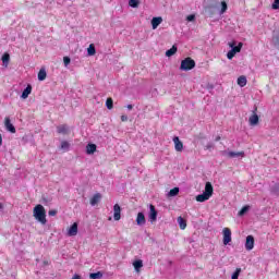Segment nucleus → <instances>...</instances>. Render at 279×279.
Wrapping results in <instances>:
<instances>
[{"instance_id": "nucleus-26", "label": "nucleus", "mask_w": 279, "mask_h": 279, "mask_svg": "<svg viewBox=\"0 0 279 279\" xmlns=\"http://www.w3.org/2000/svg\"><path fill=\"white\" fill-rule=\"evenodd\" d=\"M87 53L88 56H95V53H97V50L95 49V45L90 44L88 49H87Z\"/></svg>"}, {"instance_id": "nucleus-21", "label": "nucleus", "mask_w": 279, "mask_h": 279, "mask_svg": "<svg viewBox=\"0 0 279 279\" xmlns=\"http://www.w3.org/2000/svg\"><path fill=\"white\" fill-rule=\"evenodd\" d=\"M178 53V47L172 46L171 49L166 51L167 58H171V56H175Z\"/></svg>"}, {"instance_id": "nucleus-17", "label": "nucleus", "mask_w": 279, "mask_h": 279, "mask_svg": "<svg viewBox=\"0 0 279 279\" xmlns=\"http://www.w3.org/2000/svg\"><path fill=\"white\" fill-rule=\"evenodd\" d=\"M32 95V85H27L26 88L23 90L21 98L27 99Z\"/></svg>"}, {"instance_id": "nucleus-15", "label": "nucleus", "mask_w": 279, "mask_h": 279, "mask_svg": "<svg viewBox=\"0 0 279 279\" xmlns=\"http://www.w3.org/2000/svg\"><path fill=\"white\" fill-rule=\"evenodd\" d=\"M97 151V145L95 144H87L86 146V154H88V156L95 154Z\"/></svg>"}, {"instance_id": "nucleus-35", "label": "nucleus", "mask_w": 279, "mask_h": 279, "mask_svg": "<svg viewBox=\"0 0 279 279\" xmlns=\"http://www.w3.org/2000/svg\"><path fill=\"white\" fill-rule=\"evenodd\" d=\"M63 64H64V66L70 65V64H71V58L64 57V58H63Z\"/></svg>"}, {"instance_id": "nucleus-19", "label": "nucleus", "mask_w": 279, "mask_h": 279, "mask_svg": "<svg viewBox=\"0 0 279 279\" xmlns=\"http://www.w3.org/2000/svg\"><path fill=\"white\" fill-rule=\"evenodd\" d=\"M239 156H241L243 158V156H245V151H229L228 153V157L229 158H239Z\"/></svg>"}, {"instance_id": "nucleus-32", "label": "nucleus", "mask_w": 279, "mask_h": 279, "mask_svg": "<svg viewBox=\"0 0 279 279\" xmlns=\"http://www.w3.org/2000/svg\"><path fill=\"white\" fill-rule=\"evenodd\" d=\"M239 276H241V268L235 269V271L232 274L231 279H239Z\"/></svg>"}, {"instance_id": "nucleus-39", "label": "nucleus", "mask_w": 279, "mask_h": 279, "mask_svg": "<svg viewBox=\"0 0 279 279\" xmlns=\"http://www.w3.org/2000/svg\"><path fill=\"white\" fill-rule=\"evenodd\" d=\"M121 121L125 123V121H128V116H121Z\"/></svg>"}, {"instance_id": "nucleus-25", "label": "nucleus", "mask_w": 279, "mask_h": 279, "mask_svg": "<svg viewBox=\"0 0 279 279\" xmlns=\"http://www.w3.org/2000/svg\"><path fill=\"white\" fill-rule=\"evenodd\" d=\"M106 107L108 108V110H112V108H114V100H112V98H107Z\"/></svg>"}, {"instance_id": "nucleus-18", "label": "nucleus", "mask_w": 279, "mask_h": 279, "mask_svg": "<svg viewBox=\"0 0 279 279\" xmlns=\"http://www.w3.org/2000/svg\"><path fill=\"white\" fill-rule=\"evenodd\" d=\"M101 199V194L97 193L90 198V205L97 206L99 204V201Z\"/></svg>"}, {"instance_id": "nucleus-28", "label": "nucleus", "mask_w": 279, "mask_h": 279, "mask_svg": "<svg viewBox=\"0 0 279 279\" xmlns=\"http://www.w3.org/2000/svg\"><path fill=\"white\" fill-rule=\"evenodd\" d=\"M2 62H3V64H5V66H8V64H10V53L5 52L2 56Z\"/></svg>"}, {"instance_id": "nucleus-27", "label": "nucleus", "mask_w": 279, "mask_h": 279, "mask_svg": "<svg viewBox=\"0 0 279 279\" xmlns=\"http://www.w3.org/2000/svg\"><path fill=\"white\" fill-rule=\"evenodd\" d=\"M89 278H90V279H100V278H104V274H101V271L92 272V274L89 275Z\"/></svg>"}, {"instance_id": "nucleus-30", "label": "nucleus", "mask_w": 279, "mask_h": 279, "mask_svg": "<svg viewBox=\"0 0 279 279\" xmlns=\"http://www.w3.org/2000/svg\"><path fill=\"white\" fill-rule=\"evenodd\" d=\"M227 11H228V3H226V1H222L220 14H226Z\"/></svg>"}, {"instance_id": "nucleus-43", "label": "nucleus", "mask_w": 279, "mask_h": 279, "mask_svg": "<svg viewBox=\"0 0 279 279\" xmlns=\"http://www.w3.org/2000/svg\"><path fill=\"white\" fill-rule=\"evenodd\" d=\"M206 149H213V145L211 144L207 145Z\"/></svg>"}, {"instance_id": "nucleus-41", "label": "nucleus", "mask_w": 279, "mask_h": 279, "mask_svg": "<svg viewBox=\"0 0 279 279\" xmlns=\"http://www.w3.org/2000/svg\"><path fill=\"white\" fill-rule=\"evenodd\" d=\"M215 141H216V143H219V141H221V136H217L216 138H215Z\"/></svg>"}, {"instance_id": "nucleus-45", "label": "nucleus", "mask_w": 279, "mask_h": 279, "mask_svg": "<svg viewBox=\"0 0 279 279\" xmlns=\"http://www.w3.org/2000/svg\"><path fill=\"white\" fill-rule=\"evenodd\" d=\"M1 208H3V205H1V203H0V209H1Z\"/></svg>"}, {"instance_id": "nucleus-4", "label": "nucleus", "mask_w": 279, "mask_h": 279, "mask_svg": "<svg viewBox=\"0 0 279 279\" xmlns=\"http://www.w3.org/2000/svg\"><path fill=\"white\" fill-rule=\"evenodd\" d=\"M194 66H195V60L187 57L181 61L180 70L181 71H193Z\"/></svg>"}, {"instance_id": "nucleus-40", "label": "nucleus", "mask_w": 279, "mask_h": 279, "mask_svg": "<svg viewBox=\"0 0 279 279\" xmlns=\"http://www.w3.org/2000/svg\"><path fill=\"white\" fill-rule=\"evenodd\" d=\"M1 145H3V136L0 133V147H1Z\"/></svg>"}, {"instance_id": "nucleus-22", "label": "nucleus", "mask_w": 279, "mask_h": 279, "mask_svg": "<svg viewBox=\"0 0 279 279\" xmlns=\"http://www.w3.org/2000/svg\"><path fill=\"white\" fill-rule=\"evenodd\" d=\"M39 82H45L47 80V71L45 70H39L38 75H37Z\"/></svg>"}, {"instance_id": "nucleus-37", "label": "nucleus", "mask_w": 279, "mask_h": 279, "mask_svg": "<svg viewBox=\"0 0 279 279\" xmlns=\"http://www.w3.org/2000/svg\"><path fill=\"white\" fill-rule=\"evenodd\" d=\"M272 10H279V0H275L272 3Z\"/></svg>"}, {"instance_id": "nucleus-10", "label": "nucleus", "mask_w": 279, "mask_h": 279, "mask_svg": "<svg viewBox=\"0 0 279 279\" xmlns=\"http://www.w3.org/2000/svg\"><path fill=\"white\" fill-rule=\"evenodd\" d=\"M113 219L114 221L121 220V206H119V204L113 206Z\"/></svg>"}, {"instance_id": "nucleus-5", "label": "nucleus", "mask_w": 279, "mask_h": 279, "mask_svg": "<svg viewBox=\"0 0 279 279\" xmlns=\"http://www.w3.org/2000/svg\"><path fill=\"white\" fill-rule=\"evenodd\" d=\"M223 234V245H228L232 241V230L230 228H225L222 230Z\"/></svg>"}, {"instance_id": "nucleus-44", "label": "nucleus", "mask_w": 279, "mask_h": 279, "mask_svg": "<svg viewBox=\"0 0 279 279\" xmlns=\"http://www.w3.org/2000/svg\"><path fill=\"white\" fill-rule=\"evenodd\" d=\"M43 263L45 266L49 265V260H44Z\"/></svg>"}, {"instance_id": "nucleus-7", "label": "nucleus", "mask_w": 279, "mask_h": 279, "mask_svg": "<svg viewBox=\"0 0 279 279\" xmlns=\"http://www.w3.org/2000/svg\"><path fill=\"white\" fill-rule=\"evenodd\" d=\"M149 219L151 223H155L156 219H158V211L156 210V206L153 204L149 205Z\"/></svg>"}, {"instance_id": "nucleus-31", "label": "nucleus", "mask_w": 279, "mask_h": 279, "mask_svg": "<svg viewBox=\"0 0 279 279\" xmlns=\"http://www.w3.org/2000/svg\"><path fill=\"white\" fill-rule=\"evenodd\" d=\"M248 210H250L248 206L242 207L241 210L239 211V216L243 217V215H245Z\"/></svg>"}, {"instance_id": "nucleus-12", "label": "nucleus", "mask_w": 279, "mask_h": 279, "mask_svg": "<svg viewBox=\"0 0 279 279\" xmlns=\"http://www.w3.org/2000/svg\"><path fill=\"white\" fill-rule=\"evenodd\" d=\"M68 236H77V222H74L68 230Z\"/></svg>"}, {"instance_id": "nucleus-1", "label": "nucleus", "mask_w": 279, "mask_h": 279, "mask_svg": "<svg viewBox=\"0 0 279 279\" xmlns=\"http://www.w3.org/2000/svg\"><path fill=\"white\" fill-rule=\"evenodd\" d=\"M33 217L41 223V226L47 225V210H45V206L38 204L33 209Z\"/></svg>"}, {"instance_id": "nucleus-9", "label": "nucleus", "mask_w": 279, "mask_h": 279, "mask_svg": "<svg viewBox=\"0 0 279 279\" xmlns=\"http://www.w3.org/2000/svg\"><path fill=\"white\" fill-rule=\"evenodd\" d=\"M173 143L175 151H182L184 149V144L182 143V141H180V137L174 136Z\"/></svg>"}, {"instance_id": "nucleus-36", "label": "nucleus", "mask_w": 279, "mask_h": 279, "mask_svg": "<svg viewBox=\"0 0 279 279\" xmlns=\"http://www.w3.org/2000/svg\"><path fill=\"white\" fill-rule=\"evenodd\" d=\"M48 215H49V217H56V215H58V210L51 209L48 211Z\"/></svg>"}, {"instance_id": "nucleus-42", "label": "nucleus", "mask_w": 279, "mask_h": 279, "mask_svg": "<svg viewBox=\"0 0 279 279\" xmlns=\"http://www.w3.org/2000/svg\"><path fill=\"white\" fill-rule=\"evenodd\" d=\"M126 108H128V110H132L134 108V106L128 105Z\"/></svg>"}, {"instance_id": "nucleus-16", "label": "nucleus", "mask_w": 279, "mask_h": 279, "mask_svg": "<svg viewBox=\"0 0 279 279\" xmlns=\"http://www.w3.org/2000/svg\"><path fill=\"white\" fill-rule=\"evenodd\" d=\"M58 134H69V126L66 124H61L57 126Z\"/></svg>"}, {"instance_id": "nucleus-20", "label": "nucleus", "mask_w": 279, "mask_h": 279, "mask_svg": "<svg viewBox=\"0 0 279 279\" xmlns=\"http://www.w3.org/2000/svg\"><path fill=\"white\" fill-rule=\"evenodd\" d=\"M238 86H241V88H243L244 86H247V77L243 75L238 77Z\"/></svg>"}, {"instance_id": "nucleus-14", "label": "nucleus", "mask_w": 279, "mask_h": 279, "mask_svg": "<svg viewBox=\"0 0 279 279\" xmlns=\"http://www.w3.org/2000/svg\"><path fill=\"white\" fill-rule=\"evenodd\" d=\"M162 23V19L160 16L153 17L151 20V27L153 29H158V26Z\"/></svg>"}, {"instance_id": "nucleus-24", "label": "nucleus", "mask_w": 279, "mask_h": 279, "mask_svg": "<svg viewBox=\"0 0 279 279\" xmlns=\"http://www.w3.org/2000/svg\"><path fill=\"white\" fill-rule=\"evenodd\" d=\"M133 267L135 271H141V268H143V262L141 259H137L133 263Z\"/></svg>"}, {"instance_id": "nucleus-6", "label": "nucleus", "mask_w": 279, "mask_h": 279, "mask_svg": "<svg viewBox=\"0 0 279 279\" xmlns=\"http://www.w3.org/2000/svg\"><path fill=\"white\" fill-rule=\"evenodd\" d=\"M4 128L8 132H11V134H16V128H14V124H12L9 117L4 118Z\"/></svg>"}, {"instance_id": "nucleus-33", "label": "nucleus", "mask_w": 279, "mask_h": 279, "mask_svg": "<svg viewBox=\"0 0 279 279\" xmlns=\"http://www.w3.org/2000/svg\"><path fill=\"white\" fill-rule=\"evenodd\" d=\"M69 147H71V144H69V142L66 141L61 142V149L68 150Z\"/></svg>"}, {"instance_id": "nucleus-38", "label": "nucleus", "mask_w": 279, "mask_h": 279, "mask_svg": "<svg viewBox=\"0 0 279 279\" xmlns=\"http://www.w3.org/2000/svg\"><path fill=\"white\" fill-rule=\"evenodd\" d=\"M186 21H189V22L195 21V14L187 15Z\"/></svg>"}, {"instance_id": "nucleus-34", "label": "nucleus", "mask_w": 279, "mask_h": 279, "mask_svg": "<svg viewBox=\"0 0 279 279\" xmlns=\"http://www.w3.org/2000/svg\"><path fill=\"white\" fill-rule=\"evenodd\" d=\"M138 0H130L129 1V5L131 7V8H136L137 5H138Z\"/></svg>"}, {"instance_id": "nucleus-11", "label": "nucleus", "mask_w": 279, "mask_h": 279, "mask_svg": "<svg viewBox=\"0 0 279 279\" xmlns=\"http://www.w3.org/2000/svg\"><path fill=\"white\" fill-rule=\"evenodd\" d=\"M256 110H258V108L255 107V110L253 111V114L248 119V123L250 125H258V114H256Z\"/></svg>"}, {"instance_id": "nucleus-8", "label": "nucleus", "mask_w": 279, "mask_h": 279, "mask_svg": "<svg viewBox=\"0 0 279 279\" xmlns=\"http://www.w3.org/2000/svg\"><path fill=\"white\" fill-rule=\"evenodd\" d=\"M245 250H247V252H252V250H254V235L246 236Z\"/></svg>"}, {"instance_id": "nucleus-29", "label": "nucleus", "mask_w": 279, "mask_h": 279, "mask_svg": "<svg viewBox=\"0 0 279 279\" xmlns=\"http://www.w3.org/2000/svg\"><path fill=\"white\" fill-rule=\"evenodd\" d=\"M179 193H180V187H173L172 190H170L169 196L175 197V195H178Z\"/></svg>"}, {"instance_id": "nucleus-3", "label": "nucleus", "mask_w": 279, "mask_h": 279, "mask_svg": "<svg viewBox=\"0 0 279 279\" xmlns=\"http://www.w3.org/2000/svg\"><path fill=\"white\" fill-rule=\"evenodd\" d=\"M229 47L232 49L227 53L228 60H232L236 53H241V49H243V43H239L238 46H234V43H230Z\"/></svg>"}, {"instance_id": "nucleus-2", "label": "nucleus", "mask_w": 279, "mask_h": 279, "mask_svg": "<svg viewBox=\"0 0 279 279\" xmlns=\"http://www.w3.org/2000/svg\"><path fill=\"white\" fill-rule=\"evenodd\" d=\"M215 189L213 187V183L210 182H206L205 184V191L203 194H199L196 196V202H208V199H210V197H213V193H214Z\"/></svg>"}, {"instance_id": "nucleus-13", "label": "nucleus", "mask_w": 279, "mask_h": 279, "mask_svg": "<svg viewBox=\"0 0 279 279\" xmlns=\"http://www.w3.org/2000/svg\"><path fill=\"white\" fill-rule=\"evenodd\" d=\"M146 222H147V220L145 219V214L138 213L137 217H136L137 226H145Z\"/></svg>"}, {"instance_id": "nucleus-23", "label": "nucleus", "mask_w": 279, "mask_h": 279, "mask_svg": "<svg viewBox=\"0 0 279 279\" xmlns=\"http://www.w3.org/2000/svg\"><path fill=\"white\" fill-rule=\"evenodd\" d=\"M178 223H179L181 230H186V220H184V218H182V216H180L178 218Z\"/></svg>"}]
</instances>
